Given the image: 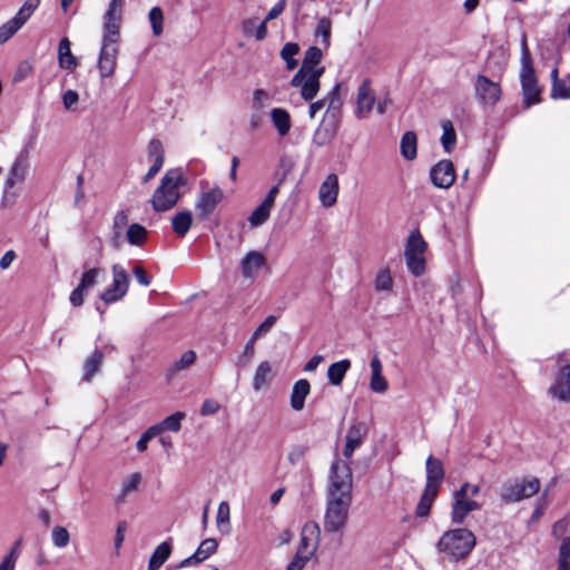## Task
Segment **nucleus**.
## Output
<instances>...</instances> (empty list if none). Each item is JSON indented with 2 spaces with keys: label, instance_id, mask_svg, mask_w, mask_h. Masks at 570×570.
I'll list each match as a JSON object with an SVG mask.
<instances>
[{
  "label": "nucleus",
  "instance_id": "nucleus-1",
  "mask_svg": "<svg viewBox=\"0 0 570 570\" xmlns=\"http://www.w3.org/2000/svg\"><path fill=\"white\" fill-rule=\"evenodd\" d=\"M186 180L179 169L168 170L160 179L159 186L155 189L151 197V206L155 212H167L175 207L180 199V188Z\"/></svg>",
  "mask_w": 570,
  "mask_h": 570
},
{
  "label": "nucleus",
  "instance_id": "nucleus-2",
  "mask_svg": "<svg viewBox=\"0 0 570 570\" xmlns=\"http://www.w3.org/2000/svg\"><path fill=\"white\" fill-rule=\"evenodd\" d=\"M476 539L472 531L459 528L444 532L436 543L439 553L450 561L465 558L475 547Z\"/></svg>",
  "mask_w": 570,
  "mask_h": 570
},
{
  "label": "nucleus",
  "instance_id": "nucleus-3",
  "mask_svg": "<svg viewBox=\"0 0 570 570\" xmlns=\"http://www.w3.org/2000/svg\"><path fill=\"white\" fill-rule=\"evenodd\" d=\"M353 476L347 463L335 460L331 465L327 495L352 499Z\"/></svg>",
  "mask_w": 570,
  "mask_h": 570
},
{
  "label": "nucleus",
  "instance_id": "nucleus-4",
  "mask_svg": "<svg viewBox=\"0 0 570 570\" xmlns=\"http://www.w3.org/2000/svg\"><path fill=\"white\" fill-rule=\"evenodd\" d=\"M352 499L326 497L324 529L326 532H338L346 525Z\"/></svg>",
  "mask_w": 570,
  "mask_h": 570
},
{
  "label": "nucleus",
  "instance_id": "nucleus-5",
  "mask_svg": "<svg viewBox=\"0 0 570 570\" xmlns=\"http://www.w3.org/2000/svg\"><path fill=\"white\" fill-rule=\"evenodd\" d=\"M428 244L419 230H413L406 242L404 256L407 269L415 277L422 276L425 272L424 253Z\"/></svg>",
  "mask_w": 570,
  "mask_h": 570
},
{
  "label": "nucleus",
  "instance_id": "nucleus-6",
  "mask_svg": "<svg viewBox=\"0 0 570 570\" xmlns=\"http://www.w3.org/2000/svg\"><path fill=\"white\" fill-rule=\"evenodd\" d=\"M520 80L522 86L523 102L527 107L540 102L541 89L538 85L534 70L531 65L530 56L524 48L522 56V65L520 71Z\"/></svg>",
  "mask_w": 570,
  "mask_h": 570
},
{
  "label": "nucleus",
  "instance_id": "nucleus-7",
  "mask_svg": "<svg viewBox=\"0 0 570 570\" xmlns=\"http://www.w3.org/2000/svg\"><path fill=\"white\" fill-rule=\"evenodd\" d=\"M119 36L104 35L98 57V71L101 78H109L117 67Z\"/></svg>",
  "mask_w": 570,
  "mask_h": 570
},
{
  "label": "nucleus",
  "instance_id": "nucleus-8",
  "mask_svg": "<svg viewBox=\"0 0 570 570\" xmlns=\"http://www.w3.org/2000/svg\"><path fill=\"white\" fill-rule=\"evenodd\" d=\"M540 490V481L537 478L522 481L507 482L501 489V499L507 503L519 502L537 494Z\"/></svg>",
  "mask_w": 570,
  "mask_h": 570
},
{
  "label": "nucleus",
  "instance_id": "nucleus-9",
  "mask_svg": "<svg viewBox=\"0 0 570 570\" xmlns=\"http://www.w3.org/2000/svg\"><path fill=\"white\" fill-rule=\"evenodd\" d=\"M324 73V68L315 71L298 70L291 80V86L298 88L301 97L305 101H311L320 91V78Z\"/></svg>",
  "mask_w": 570,
  "mask_h": 570
},
{
  "label": "nucleus",
  "instance_id": "nucleus-10",
  "mask_svg": "<svg viewBox=\"0 0 570 570\" xmlns=\"http://www.w3.org/2000/svg\"><path fill=\"white\" fill-rule=\"evenodd\" d=\"M112 283L101 294L100 298L106 303H115L121 299L129 288V274L120 264H114L111 267Z\"/></svg>",
  "mask_w": 570,
  "mask_h": 570
},
{
  "label": "nucleus",
  "instance_id": "nucleus-11",
  "mask_svg": "<svg viewBox=\"0 0 570 570\" xmlns=\"http://www.w3.org/2000/svg\"><path fill=\"white\" fill-rule=\"evenodd\" d=\"M321 529L316 522H306L302 529L299 544L295 557L308 561L320 543Z\"/></svg>",
  "mask_w": 570,
  "mask_h": 570
},
{
  "label": "nucleus",
  "instance_id": "nucleus-12",
  "mask_svg": "<svg viewBox=\"0 0 570 570\" xmlns=\"http://www.w3.org/2000/svg\"><path fill=\"white\" fill-rule=\"evenodd\" d=\"M475 97L484 106H493L501 98V88L498 82L479 75L474 83Z\"/></svg>",
  "mask_w": 570,
  "mask_h": 570
},
{
  "label": "nucleus",
  "instance_id": "nucleus-13",
  "mask_svg": "<svg viewBox=\"0 0 570 570\" xmlns=\"http://www.w3.org/2000/svg\"><path fill=\"white\" fill-rule=\"evenodd\" d=\"M481 504L469 498L460 489L453 493L451 519L455 524H462L469 513L480 510Z\"/></svg>",
  "mask_w": 570,
  "mask_h": 570
},
{
  "label": "nucleus",
  "instance_id": "nucleus-14",
  "mask_svg": "<svg viewBox=\"0 0 570 570\" xmlns=\"http://www.w3.org/2000/svg\"><path fill=\"white\" fill-rule=\"evenodd\" d=\"M340 121L341 118L325 114L321 124L313 134V144L317 147H323L331 144L337 134Z\"/></svg>",
  "mask_w": 570,
  "mask_h": 570
},
{
  "label": "nucleus",
  "instance_id": "nucleus-15",
  "mask_svg": "<svg viewBox=\"0 0 570 570\" xmlns=\"http://www.w3.org/2000/svg\"><path fill=\"white\" fill-rule=\"evenodd\" d=\"M430 179L436 188L449 189L455 181V170L451 160L443 159L430 170Z\"/></svg>",
  "mask_w": 570,
  "mask_h": 570
},
{
  "label": "nucleus",
  "instance_id": "nucleus-16",
  "mask_svg": "<svg viewBox=\"0 0 570 570\" xmlns=\"http://www.w3.org/2000/svg\"><path fill=\"white\" fill-rule=\"evenodd\" d=\"M224 193L218 186H214L207 190H202L196 202V210L200 219L207 218L217 205L223 200Z\"/></svg>",
  "mask_w": 570,
  "mask_h": 570
},
{
  "label": "nucleus",
  "instance_id": "nucleus-17",
  "mask_svg": "<svg viewBox=\"0 0 570 570\" xmlns=\"http://www.w3.org/2000/svg\"><path fill=\"white\" fill-rule=\"evenodd\" d=\"M278 193V185L273 186L264 200L252 212L248 217V223L252 228L263 225L269 218Z\"/></svg>",
  "mask_w": 570,
  "mask_h": 570
},
{
  "label": "nucleus",
  "instance_id": "nucleus-18",
  "mask_svg": "<svg viewBox=\"0 0 570 570\" xmlns=\"http://www.w3.org/2000/svg\"><path fill=\"white\" fill-rule=\"evenodd\" d=\"M375 104V92L371 87L370 80L365 79L361 83L356 95L355 116L358 119L367 118Z\"/></svg>",
  "mask_w": 570,
  "mask_h": 570
},
{
  "label": "nucleus",
  "instance_id": "nucleus-19",
  "mask_svg": "<svg viewBox=\"0 0 570 570\" xmlns=\"http://www.w3.org/2000/svg\"><path fill=\"white\" fill-rule=\"evenodd\" d=\"M124 0H110L104 16V35L119 36Z\"/></svg>",
  "mask_w": 570,
  "mask_h": 570
},
{
  "label": "nucleus",
  "instance_id": "nucleus-20",
  "mask_svg": "<svg viewBox=\"0 0 570 570\" xmlns=\"http://www.w3.org/2000/svg\"><path fill=\"white\" fill-rule=\"evenodd\" d=\"M267 264L266 257L263 253L258 250L248 252L240 259V269L244 278L254 281L259 271L265 267Z\"/></svg>",
  "mask_w": 570,
  "mask_h": 570
},
{
  "label": "nucleus",
  "instance_id": "nucleus-21",
  "mask_svg": "<svg viewBox=\"0 0 570 570\" xmlns=\"http://www.w3.org/2000/svg\"><path fill=\"white\" fill-rule=\"evenodd\" d=\"M340 185L336 174H328L318 188V199L321 204L328 208L336 204Z\"/></svg>",
  "mask_w": 570,
  "mask_h": 570
},
{
  "label": "nucleus",
  "instance_id": "nucleus-22",
  "mask_svg": "<svg viewBox=\"0 0 570 570\" xmlns=\"http://www.w3.org/2000/svg\"><path fill=\"white\" fill-rule=\"evenodd\" d=\"M218 549V542L216 539L208 538L200 542L197 550L188 558L184 559L179 568H186L190 566L198 564L204 560L208 559L210 556L216 553Z\"/></svg>",
  "mask_w": 570,
  "mask_h": 570
},
{
  "label": "nucleus",
  "instance_id": "nucleus-23",
  "mask_svg": "<svg viewBox=\"0 0 570 570\" xmlns=\"http://www.w3.org/2000/svg\"><path fill=\"white\" fill-rule=\"evenodd\" d=\"M28 169V150L20 153L12 164L8 178L4 183V193L12 188L17 183H22Z\"/></svg>",
  "mask_w": 570,
  "mask_h": 570
},
{
  "label": "nucleus",
  "instance_id": "nucleus-24",
  "mask_svg": "<svg viewBox=\"0 0 570 570\" xmlns=\"http://www.w3.org/2000/svg\"><path fill=\"white\" fill-rule=\"evenodd\" d=\"M366 434V429L363 423H353L346 433V441L343 449V455L345 459H351L354 451L361 446Z\"/></svg>",
  "mask_w": 570,
  "mask_h": 570
},
{
  "label": "nucleus",
  "instance_id": "nucleus-25",
  "mask_svg": "<svg viewBox=\"0 0 570 570\" xmlns=\"http://www.w3.org/2000/svg\"><path fill=\"white\" fill-rule=\"evenodd\" d=\"M426 470V482L425 488L431 490H436L439 492V488L441 485L442 480L444 479V468L441 460L429 455L425 462Z\"/></svg>",
  "mask_w": 570,
  "mask_h": 570
},
{
  "label": "nucleus",
  "instance_id": "nucleus-26",
  "mask_svg": "<svg viewBox=\"0 0 570 570\" xmlns=\"http://www.w3.org/2000/svg\"><path fill=\"white\" fill-rule=\"evenodd\" d=\"M550 394L560 401L570 400V365L560 370L554 384L549 390Z\"/></svg>",
  "mask_w": 570,
  "mask_h": 570
},
{
  "label": "nucleus",
  "instance_id": "nucleus-27",
  "mask_svg": "<svg viewBox=\"0 0 570 570\" xmlns=\"http://www.w3.org/2000/svg\"><path fill=\"white\" fill-rule=\"evenodd\" d=\"M148 157L153 161V165L144 176V183H147L154 178L164 165V149L159 140L154 139L149 142Z\"/></svg>",
  "mask_w": 570,
  "mask_h": 570
},
{
  "label": "nucleus",
  "instance_id": "nucleus-28",
  "mask_svg": "<svg viewBox=\"0 0 570 570\" xmlns=\"http://www.w3.org/2000/svg\"><path fill=\"white\" fill-rule=\"evenodd\" d=\"M311 393V384L307 380L301 379L296 381L291 392V407L294 411H302L305 406V400Z\"/></svg>",
  "mask_w": 570,
  "mask_h": 570
},
{
  "label": "nucleus",
  "instance_id": "nucleus-29",
  "mask_svg": "<svg viewBox=\"0 0 570 570\" xmlns=\"http://www.w3.org/2000/svg\"><path fill=\"white\" fill-rule=\"evenodd\" d=\"M68 38H62L58 45V63L60 68L73 70L78 66L77 58L72 55Z\"/></svg>",
  "mask_w": 570,
  "mask_h": 570
},
{
  "label": "nucleus",
  "instance_id": "nucleus-30",
  "mask_svg": "<svg viewBox=\"0 0 570 570\" xmlns=\"http://www.w3.org/2000/svg\"><path fill=\"white\" fill-rule=\"evenodd\" d=\"M197 358V354L195 351L189 350L184 352L180 357L175 361L166 372V379L171 381L180 371H184L190 367Z\"/></svg>",
  "mask_w": 570,
  "mask_h": 570
},
{
  "label": "nucleus",
  "instance_id": "nucleus-31",
  "mask_svg": "<svg viewBox=\"0 0 570 570\" xmlns=\"http://www.w3.org/2000/svg\"><path fill=\"white\" fill-rule=\"evenodd\" d=\"M552 88L551 97L553 99H568L570 98V78H559L558 68L551 70Z\"/></svg>",
  "mask_w": 570,
  "mask_h": 570
},
{
  "label": "nucleus",
  "instance_id": "nucleus-32",
  "mask_svg": "<svg viewBox=\"0 0 570 570\" xmlns=\"http://www.w3.org/2000/svg\"><path fill=\"white\" fill-rule=\"evenodd\" d=\"M326 99V115H333L341 118L343 98L341 95V85L336 83L331 91L324 97Z\"/></svg>",
  "mask_w": 570,
  "mask_h": 570
},
{
  "label": "nucleus",
  "instance_id": "nucleus-33",
  "mask_svg": "<svg viewBox=\"0 0 570 570\" xmlns=\"http://www.w3.org/2000/svg\"><path fill=\"white\" fill-rule=\"evenodd\" d=\"M370 366L372 371L370 382L371 390L375 393H384L387 390L389 385L386 380L382 375V364L379 357L375 356L374 358H372Z\"/></svg>",
  "mask_w": 570,
  "mask_h": 570
},
{
  "label": "nucleus",
  "instance_id": "nucleus-34",
  "mask_svg": "<svg viewBox=\"0 0 570 570\" xmlns=\"http://www.w3.org/2000/svg\"><path fill=\"white\" fill-rule=\"evenodd\" d=\"M350 368L351 361L347 358L331 364L327 370V379L330 383L334 386L341 385Z\"/></svg>",
  "mask_w": 570,
  "mask_h": 570
},
{
  "label": "nucleus",
  "instance_id": "nucleus-35",
  "mask_svg": "<svg viewBox=\"0 0 570 570\" xmlns=\"http://www.w3.org/2000/svg\"><path fill=\"white\" fill-rule=\"evenodd\" d=\"M271 118L279 136H286L289 132L292 122L287 110L283 108H273L271 111Z\"/></svg>",
  "mask_w": 570,
  "mask_h": 570
},
{
  "label": "nucleus",
  "instance_id": "nucleus-36",
  "mask_svg": "<svg viewBox=\"0 0 570 570\" xmlns=\"http://www.w3.org/2000/svg\"><path fill=\"white\" fill-rule=\"evenodd\" d=\"M104 352L100 350H95L94 353L88 356L83 364V380L86 382H90L96 373L100 370V366L104 361Z\"/></svg>",
  "mask_w": 570,
  "mask_h": 570
},
{
  "label": "nucleus",
  "instance_id": "nucleus-37",
  "mask_svg": "<svg viewBox=\"0 0 570 570\" xmlns=\"http://www.w3.org/2000/svg\"><path fill=\"white\" fill-rule=\"evenodd\" d=\"M401 155L406 160H413L417 155V138L414 131H406L400 142Z\"/></svg>",
  "mask_w": 570,
  "mask_h": 570
},
{
  "label": "nucleus",
  "instance_id": "nucleus-38",
  "mask_svg": "<svg viewBox=\"0 0 570 570\" xmlns=\"http://www.w3.org/2000/svg\"><path fill=\"white\" fill-rule=\"evenodd\" d=\"M193 223V214L190 210H181L171 218L173 230L180 237L185 236Z\"/></svg>",
  "mask_w": 570,
  "mask_h": 570
},
{
  "label": "nucleus",
  "instance_id": "nucleus-39",
  "mask_svg": "<svg viewBox=\"0 0 570 570\" xmlns=\"http://www.w3.org/2000/svg\"><path fill=\"white\" fill-rule=\"evenodd\" d=\"M272 374V365L268 361H263L258 364L256 367V371L253 376V389L258 392L263 387H265L269 380Z\"/></svg>",
  "mask_w": 570,
  "mask_h": 570
},
{
  "label": "nucleus",
  "instance_id": "nucleus-40",
  "mask_svg": "<svg viewBox=\"0 0 570 570\" xmlns=\"http://www.w3.org/2000/svg\"><path fill=\"white\" fill-rule=\"evenodd\" d=\"M171 553V547L168 542L160 543L153 552L149 562L148 570H158L167 561Z\"/></svg>",
  "mask_w": 570,
  "mask_h": 570
},
{
  "label": "nucleus",
  "instance_id": "nucleus-41",
  "mask_svg": "<svg viewBox=\"0 0 570 570\" xmlns=\"http://www.w3.org/2000/svg\"><path fill=\"white\" fill-rule=\"evenodd\" d=\"M323 52L317 47H309L304 55V59L299 70L303 71H315L320 69L318 63L321 62Z\"/></svg>",
  "mask_w": 570,
  "mask_h": 570
},
{
  "label": "nucleus",
  "instance_id": "nucleus-42",
  "mask_svg": "<svg viewBox=\"0 0 570 570\" xmlns=\"http://www.w3.org/2000/svg\"><path fill=\"white\" fill-rule=\"evenodd\" d=\"M438 495L436 490H431L428 488H424L423 494L421 495V499L416 505V515L420 518H425L430 514V510L432 507V503L434 499Z\"/></svg>",
  "mask_w": 570,
  "mask_h": 570
},
{
  "label": "nucleus",
  "instance_id": "nucleus-43",
  "mask_svg": "<svg viewBox=\"0 0 570 570\" xmlns=\"http://www.w3.org/2000/svg\"><path fill=\"white\" fill-rule=\"evenodd\" d=\"M442 137L441 142L445 150V153H451L456 142V134L454 127L450 120H444L442 122Z\"/></svg>",
  "mask_w": 570,
  "mask_h": 570
},
{
  "label": "nucleus",
  "instance_id": "nucleus-44",
  "mask_svg": "<svg viewBox=\"0 0 570 570\" xmlns=\"http://www.w3.org/2000/svg\"><path fill=\"white\" fill-rule=\"evenodd\" d=\"M126 237L130 245L140 246L147 238V229L140 224H131L127 229Z\"/></svg>",
  "mask_w": 570,
  "mask_h": 570
},
{
  "label": "nucleus",
  "instance_id": "nucleus-45",
  "mask_svg": "<svg viewBox=\"0 0 570 570\" xmlns=\"http://www.w3.org/2000/svg\"><path fill=\"white\" fill-rule=\"evenodd\" d=\"M299 51V47L295 42H287L284 45V47L281 50V57L286 62V68L288 70H293L297 67L298 61L294 59V56H296Z\"/></svg>",
  "mask_w": 570,
  "mask_h": 570
},
{
  "label": "nucleus",
  "instance_id": "nucleus-46",
  "mask_svg": "<svg viewBox=\"0 0 570 570\" xmlns=\"http://www.w3.org/2000/svg\"><path fill=\"white\" fill-rule=\"evenodd\" d=\"M557 570H570V538H563L560 542Z\"/></svg>",
  "mask_w": 570,
  "mask_h": 570
},
{
  "label": "nucleus",
  "instance_id": "nucleus-47",
  "mask_svg": "<svg viewBox=\"0 0 570 570\" xmlns=\"http://www.w3.org/2000/svg\"><path fill=\"white\" fill-rule=\"evenodd\" d=\"M41 0H26L22 7L19 9V11L13 17L21 26H23L30 17L33 14V12L39 7Z\"/></svg>",
  "mask_w": 570,
  "mask_h": 570
},
{
  "label": "nucleus",
  "instance_id": "nucleus-48",
  "mask_svg": "<svg viewBox=\"0 0 570 570\" xmlns=\"http://www.w3.org/2000/svg\"><path fill=\"white\" fill-rule=\"evenodd\" d=\"M148 18H149V21L151 24L153 35L155 37L161 36V33L164 31V27H163L164 13H163L161 8H159V7L151 8L148 13Z\"/></svg>",
  "mask_w": 570,
  "mask_h": 570
},
{
  "label": "nucleus",
  "instance_id": "nucleus-49",
  "mask_svg": "<svg viewBox=\"0 0 570 570\" xmlns=\"http://www.w3.org/2000/svg\"><path fill=\"white\" fill-rule=\"evenodd\" d=\"M377 292H390L393 288V278L389 268L381 269L374 282Z\"/></svg>",
  "mask_w": 570,
  "mask_h": 570
},
{
  "label": "nucleus",
  "instance_id": "nucleus-50",
  "mask_svg": "<svg viewBox=\"0 0 570 570\" xmlns=\"http://www.w3.org/2000/svg\"><path fill=\"white\" fill-rule=\"evenodd\" d=\"M51 540L56 548H66L70 542L69 531L62 525H56L51 532Z\"/></svg>",
  "mask_w": 570,
  "mask_h": 570
},
{
  "label": "nucleus",
  "instance_id": "nucleus-51",
  "mask_svg": "<svg viewBox=\"0 0 570 570\" xmlns=\"http://www.w3.org/2000/svg\"><path fill=\"white\" fill-rule=\"evenodd\" d=\"M331 20L327 18H321L317 22L315 36L322 38V45L327 48L331 42Z\"/></svg>",
  "mask_w": 570,
  "mask_h": 570
},
{
  "label": "nucleus",
  "instance_id": "nucleus-52",
  "mask_svg": "<svg viewBox=\"0 0 570 570\" xmlns=\"http://www.w3.org/2000/svg\"><path fill=\"white\" fill-rule=\"evenodd\" d=\"M22 26L11 18L0 27V45L7 42Z\"/></svg>",
  "mask_w": 570,
  "mask_h": 570
},
{
  "label": "nucleus",
  "instance_id": "nucleus-53",
  "mask_svg": "<svg viewBox=\"0 0 570 570\" xmlns=\"http://www.w3.org/2000/svg\"><path fill=\"white\" fill-rule=\"evenodd\" d=\"M216 522H217L218 528L222 531H224L222 529L223 525H226L227 528H229V523H230V509H229V504L226 501L220 502L219 505H218L217 515H216ZM228 531H229V529L226 530V532H228Z\"/></svg>",
  "mask_w": 570,
  "mask_h": 570
},
{
  "label": "nucleus",
  "instance_id": "nucleus-54",
  "mask_svg": "<svg viewBox=\"0 0 570 570\" xmlns=\"http://www.w3.org/2000/svg\"><path fill=\"white\" fill-rule=\"evenodd\" d=\"M100 274L99 268H90L87 272H85L81 276V279L78 284L79 287L88 292L91 287L95 286L97 283V278Z\"/></svg>",
  "mask_w": 570,
  "mask_h": 570
},
{
  "label": "nucleus",
  "instance_id": "nucleus-55",
  "mask_svg": "<svg viewBox=\"0 0 570 570\" xmlns=\"http://www.w3.org/2000/svg\"><path fill=\"white\" fill-rule=\"evenodd\" d=\"M185 417V413L176 412L167 416L160 424L163 430L178 432L181 426V420Z\"/></svg>",
  "mask_w": 570,
  "mask_h": 570
},
{
  "label": "nucleus",
  "instance_id": "nucleus-56",
  "mask_svg": "<svg viewBox=\"0 0 570 570\" xmlns=\"http://www.w3.org/2000/svg\"><path fill=\"white\" fill-rule=\"evenodd\" d=\"M570 530V521L567 518H562L554 522L552 525L551 533L554 539L562 541L563 538H569L567 534Z\"/></svg>",
  "mask_w": 570,
  "mask_h": 570
},
{
  "label": "nucleus",
  "instance_id": "nucleus-57",
  "mask_svg": "<svg viewBox=\"0 0 570 570\" xmlns=\"http://www.w3.org/2000/svg\"><path fill=\"white\" fill-rule=\"evenodd\" d=\"M271 100V95L264 89H256L253 94V107L255 109L265 108L269 105Z\"/></svg>",
  "mask_w": 570,
  "mask_h": 570
},
{
  "label": "nucleus",
  "instance_id": "nucleus-58",
  "mask_svg": "<svg viewBox=\"0 0 570 570\" xmlns=\"http://www.w3.org/2000/svg\"><path fill=\"white\" fill-rule=\"evenodd\" d=\"M20 542L16 543V547H13L10 552L2 559L0 562V570H14L16 562L19 556L18 552V546Z\"/></svg>",
  "mask_w": 570,
  "mask_h": 570
},
{
  "label": "nucleus",
  "instance_id": "nucleus-59",
  "mask_svg": "<svg viewBox=\"0 0 570 570\" xmlns=\"http://www.w3.org/2000/svg\"><path fill=\"white\" fill-rule=\"evenodd\" d=\"M277 317L274 315H269L265 318V321L255 330L253 333V338L258 340L261 336L267 334L272 327L275 325Z\"/></svg>",
  "mask_w": 570,
  "mask_h": 570
},
{
  "label": "nucleus",
  "instance_id": "nucleus-60",
  "mask_svg": "<svg viewBox=\"0 0 570 570\" xmlns=\"http://www.w3.org/2000/svg\"><path fill=\"white\" fill-rule=\"evenodd\" d=\"M140 480H141V476L139 473H134L127 480H125L122 483V495L120 499L124 500V497L127 493L136 491Z\"/></svg>",
  "mask_w": 570,
  "mask_h": 570
},
{
  "label": "nucleus",
  "instance_id": "nucleus-61",
  "mask_svg": "<svg viewBox=\"0 0 570 570\" xmlns=\"http://www.w3.org/2000/svg\"><path fill=\"white\" fill-rule=\"evenodd\" d=\"M306 453V446L304 445H296L291 449L288 452L287 459L292 465H297Z\"/></svg>",
  "mask_w": 570,
  "mask_h": 570
},
{
  "label": "nucleus",
  "instance_id": "nucleus-62",
  "mask_svg": "<svg viewBox=\"0 0 570 570\" xmlns=\"http://www.w3.org/2000/svg\"><path fill=\"white\" fill-rule=\"evenodd\" d=\"M79 101V95L72 89H68L62 95V104L66 109H71Z\"/></svg>",
  "mask_w": 570,
  "mask_h": 570
},
{
  "label": "nucleus",
  "instance_id": "nucleus-63",
  "mask_svg": "<svg viewBox=\"0 0 570 570\" xmlns=\"http://www.w3.org/2000/svg\"><path fill=\"white\" fill-rule=\"evenodd\" d=\"M132 273L140 285L145 287L150 285V277L147 275L146 271L140 265H136L132 269Z\"/></svg>",
  "mask_w": 570,
  "mask_h": 570
},
{
  "label": "nucleus",
  "instance_id": "nucleus-64",
  "mask_svg": "<svg viewBox=\"0 0 570 570\" xmlns=\"http://www.w3.org/2000/svg\"><path fill=\"white\" fill-rule=\"evenodd\" d=\"M219 409H220V405L218 404V402L208 399V400L204 401L202 409H200V413L204 416L212 415V414L217 413L219 411Z\"/></svg>",
  "mask_w": 570,
  "mask_h": 570
}]
</instances>
